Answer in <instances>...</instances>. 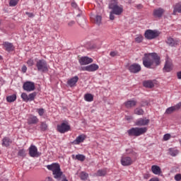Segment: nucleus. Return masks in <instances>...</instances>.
<instances>
[{
    "instance_id": "603ef678",
    "label": "nucleus",
    "mask_w": 181,
    "mask_h": 181,
    "mask_svg": "<svg viewBox=\"0 0 181 181\" xmlns=\"http://www.w3.org/2000/svg\"><path fill=\"white\" fill-rule=\"evenodd\" d=\"M177 78H179V80H181V71L177 72Z\"/></svg>"
},
{
    "instance_id": "e433bc0d",
    "label": "nucleus",
    "mask_w": 181,
    "mask_h": 181,
    "mask_svg": "<svg viewBox=\"0 0 181 181\" xmlns=\"http://www.w3.org/2000/svg\"><path fill=\"white\" fill-rule=\"evenodd\" d=\"M21 98L23 99V101H25V103L29 102V98L26 93H23L21 94Z\"/></svg>"
},
{
    "instance_id": "f3484780",
    "label": "nucleus",
    "mask_w": 181,
    "mask_h": 181,
    "mask_svg": "<svg viewBox=\"0 0 181 181\" xmlns=\"http://www.w3.org/2000/svg\"><path fill=\"white\" fill-rule=\"evenodd\" d=\"M172 70H173V64H172V62L167 60L165 62L163 71L169 73L170 71H172Z\"/></svg>"
},
{
    "instance_id": "3c124183",
    "label": "nucleus",
    "mask_w": 181,
    "mask_h": 181,
    "mask_svg": "<svg viewBox=\"0 0 181 181\" xmlns=\"http://www.w3.org/2000/svg\"><path fill=\"white\" fill-rule=\"evenodd\" d=\"M76 24V21H71L68 23V26H74Z\"/></svg>"
},
{
    "instance_id": "423d86ee",
    "label": "nucleus",
    "mask_w": 181,
    "mask_h": 181,
    "mask_svg": "<svg viewBox=\"0 0 181 181\" xmlns=\"http://www.w3.org/2000/svg\"><path fill=\"white\" fill-rule=\"evenodd\" d=\"M29 155L31 158H39L42 153L38 152L37 147L35 145H31L28 148Z\"/></svg>"
},
{
    "instance_id": "412c9836",
    "label": "nucleus",
    "mask_w": 181,
    "mask_h": 181,
    "mask_svg": "<svg viewBox=\"0 0 181 181\" xmlns=\"http://www.w3.org/2000/svg\"><path fill=\"white\" fill-rule=\"evenodd\" d=\"M107 13H110L109 18L110 21H114V4H109Z\"/></svg>"
},
{
    "instance_id": "8fccbe9b",
    "label": "nucleus",
    "mask_w": 181,
    "mask_h": 181,
    "mask_svg": "<svg viewBox=\"0 0 181 181\" xmlns=\"http://www.w3.org/2000/svg\"><path fill=\"white\" fill-rule=\"evenodd\" d=\"M27 70H28V67H26V65H23L22 67L23 73H26Z\"/></svg>"
},
{
    "instance_id": "0eeeda50",
    "label": "nucleus",
    "mask_w": 181,
    "mask_h": 181,
    "mask_svg": "<svg viewBox=\"0 0 181 181\" xmlns=\"http://www.w3.org/2000/svg\"><path fill=\"white\" fill-rule=\"evenodd\" d=\"M70 129V125L66 123H62L61 124H58L57 126V131L60 134H66V132H69Z\"/></svg>"
},
{
    "instance_id": "a19ab883",
    "label": "nucleus",
    "mask_w": 181,
    "mask_h": 181,
    "mask_svg": "<svg viewBox=\"0 0 181 181\" xmlns=\"http://www.w3.org/2000/svg\"><path fill=\"white\" fill-rule=\"evenodd\" d=\"M18 2H19V0H10L9 5L10 6H16Z\"/></svg>"
},
{
    "instance_id": "4d7b16f0",
    "label": "nucleus",
    "mask_w": 181,
    "mask_h": 181,
    "mask_svg": "<svg viewBox=\"0 0 181 181\" xmlns=\"http://www.w3.org/2000/svg\"><path fill=\"white\" fill-rule=\"evenodd\" d=\"M110 56H112V57H114V52H110Z\"/></svg>"
},
{
    "instance_id": "680f3d73",
    "label": "nucleus",
    "mask_w": 181,
    "mask_h": 181,
    "mask_svg": "<svg viewBox=\"0 0 181 181\" xmlns=\"http://www.w3.org/2000/svg\"><path fill=\"white\" fill-rule=\"evenodd\" d=\"M179 142H180V145H181V140H180V139L179 140Z\"/></svg>"
},
{
    "instance_id": "c756f323",
    "label": "nucleus",
    "mask_w": 181,
    "mask_h": 181,
    "mask_svg": "<svg viewBox=\"0 0 181 181\" xmlns=\"http://www.w3.org/2000/svg\"><path fill=\"white\" fill-rule=\"evenodd\" d=\"M105 175H107V169L106 168L98 170L96 173V176H105Z\"/></svg>"
},
{
    "instance_id": "9d476101",
    "label": "nucleus",
    "mask_w": 181,
    "mask_h": 181,
    "mask_svg": "<svg viewBox=\"0 0 181 181\" xmlns=\"http://www.w3.org/2000/svg\"><path fill=\"white\" fill-rule=\"evenodd\" d=\"M100 69V66L96 64H91L90 65L83 66L81 68L82 71L93 72L97 71Z\"/></svg>"
},
{
    "instance_id": "5701e85b",
    "label": "nucleus",
    "mask_w": 181,
    "mask_h": 181,
    "mask_svg": "<svg viewBox=\"0 0 181 181\" xmlns=\"http://www.w3.org/2000/svg\"><path fill=\"white\" fill-rule=\"evenodd\" d=\"M164 13L165 10H163L162 8H159L153 11V16L156 18H162V15H163Z\"/></svg>"
},
{
    "instance_id": "49530a36",
    "label": "nucleus",
    "mask_w": 181,
    "mask_h": 181,
    "mask_svg": "<svg viewBox=\"0 0 181 181\" xmlns=\"http://www.w3.org/2000/svg\"><path fill=\"white\" fill-rule=\"evenodd\" d=\"M175 180L180 181L181 180V174H177L175 175Z\"/></svg>"
},
{
    "instance_id": "09e8293b",
    "label": "nucleus",
    "mask_w": 181,
    "mask_h": 181,
    "mask_svg": "<svg viewBox=\"0 0 181 181\" xmlns=\"http://www.w3.org/2000/svg\"><path fill=\"white\" fill-rule=\"evenodd\" d=\"M148 101H142L141 103V107H145V106L148 105Z\"/></svg>"
},
{
    "instance_id": "ea45409f",
    "label": "nucleus",
    "mask_w": 181,
    "mask_h": 181,
    "mask_svg": "<svg viewBox=\"0 0 181 181\" xmlns=\"http://www.w3.org/2000/svg\"><path fill=\"white\" fill-rule=\"evenodd\" d=\"M27 64L28 67H32V66L35 64V61L33 60V59L30 58L27 61Z\"/></svg>"
},
{
    "instance_id": "f03ea898",
    "label": "nucleus",
    "mask_w": 181,
    "mask_h": 181,
    "mask_svg": "<svg viewBox=\"0 0 181 181\" xmlns=\"http://www.w3.org/2000/svg\"><path fill=\"white\" fill-rule=\"evenodd\" d=\"M46 168L48 170H51V172H52L54 179H56L57 181H61L62 178L66 176L63 174V171H62V168H60V165L59 163H54L46 165Z\"/></svg>"
},
{
    "instance_id": "13d9d810",
    "label": "nucleus",
    "mask_w": 181,
    "mask_h": 181,
    "mask_svg": "<svg viewBox=\"0 0 181 181\" xmlns=\"http://www.w3.org/2000/svg\"><path fill=\"white\" fill-rule=\"evenodd\" d=\"M127 121H130V119H132V117H127Z\"/></svg>"
},
{
    "instance_id": "bf43d9fd",
    "label": "nucleus",
    "mask_w": 181,
    "mask_h": 181,
    "mask_svg": "<svg viewBox=\"0 0 181 181\" xmlns=\"http://www.w3.org/2000/svg\"><path fill=\"white\" fill-rule=\"evenodd\" d=\"M114 56H118V52H114Z\"/></svg>"
},
{
    "instance_id": "1a4fd4ad",
    "label": "nucleus",
    "mask_w": 181,
    "mask_h": 181,
    "mask_svg": "<svg viewBox=\"0 0 181 181\" xmlns=\"http://www.w3.org/2000/svg\"><path fill=\"white\" fill-rule=\"evenodd\" d=\"M23 88L25 91H28V93L34 91L35 88V83L32 81H26L23 83Z\"/></svg>"
},
{
    "instance_id": "a18cd8bd",
    "label": "nucleus",
    "mask_w": 181,
    "mask_h": 181,
    "mask_svg": "<svg viewBox=\"0 0 181 181\" xmlns=\"http://www.w3.org/2000/svg\"><path fill=\"white\" fill-rule=\"evenodd\" d=\"M163 139L164 141H169V139H170V134H165L163 136Z\"/></svg>"
},
{
    "instance_id": "cd10ccee",
    "label": "nucleus",
    "mask_w": 181,
    "mask_h": 181,
    "mask_svg": "<svg viewBox=\"0 0 181 181\" xmlns=\"http://www.w3.org/2000/svg\"><path fill=\"white\" fill-rule=\"evenodd\" d=\"M143 85L144 86V87H146L147 88H153V87H155L153 81L151 80L144 81Z\"/></svg>"
},
{
    "instance_id": "aec40b11",
    "label": "nucleus",
    "mask_w": 181,
    "mask_h": 181,
    "mask_svg": "<svg viewBox=\"0 0 181 181\" xmlns=\"http://www.w3.org/2000/svg\"><path fill=\"white\" fill-rule=\"evenodd\" d=\"M86 140V136L84 134H81L73 141L74 145H80L81 142H84Z\"/></svg>"
},
{
    "instance_id": "c85d7f7f",
    "label": "nucleus",
    "mask_w": 181,
    "mask_h": 181,
    "mask_svg": "<svg viewBox=\"0 0 181 181\" xmlns=\"http://www.w3.org/2000/svg\"><path fill=\"white\" fill-rule=\"evenodd\" d=\"M176 12L181 13V3H178L174 6L173 15H176Z\"/></svg>"
},
{
    "instance_id": "6e6d98bb",
    "label": "nucleus",
    "mask_w": 181,
    "mask_h": 181,
    "mask_svg": "<svg viewBox=\"0 0 181 181\" xmlns=\"http://www.w3.org/2000/svg\"><path fill=\"white\" fill-rule=\"evenodd\" d=\"M71 6H72V8H77V4L73 2V3H71Z\"/></svg>"
},
{
    "instance_id": "4be33fe9",
    "label": "nucleus",
    "mask_w": 181,
    "mask_h": 181,
    "mask_svg": "<svg viewBox=\"0 0 181 181\" xmlns=\"http://www.w3.org/2000/svg\"><path fill=\"white\" fill-rule=\"evenodd\" d=\"M3 46L6 52H13V49H15L13 44L8 42H4Z\"/></svg>"
},
{
    "instance_id": "f257e3e1",
    "label": "nucleus",
    "mask_w": 181,
    "mask_h": 181,
    "mask_svg": "<svg viewBox=\"0 0 181 181\" xmlns=\"http://www.w3.org/2000/svg\"><path fill=\"white\" fill-rule=\"evenodd\" d=\"M142 60L143 65L146 69H152V66H159L160 64V57L155 52L144 54Z\"/></svg>"
},
{
    "instance_id": "c9c22d12",
    "label": "nucleus",
    "mask_w": 181,
    "mask_h": 181,
    "mask_svg": "<svg viewBox=\"0 0 181 181\" xmlns=\"http://www.w3.org/2000/svg\"><path fill=\"white\" fill-rule=\"evenodd\" d=\"M76 159L80 160L81 162H84L86 160V156L83 154H78L76 156Z\"/></svg>"
},
{
    "instance_id": "5fc2aeb1",
    "label": "nucleus",
    "mask_w": 181,
    "mask_h": 181,
    "mask_svg": "<svg viewBox=\"0 0 181 181\" xmlns=\"http://www.w3.org/2000/svg\"><path fill=\"white\" fill-rule=\"evenodd\" d=\"M136 8H137V9H142V8H143L142 4H137Z\"/></svg>"
},
{
    "instance_id": "58836bf2",
    "label": "nucleus",
    "mask_w": 181,
    "mask_h": 181,
    "mask_svg": "<svg viewBox=\"0 0 181 181\" xmlns=\"http://www.w3.org/2000/svg\"><path fill=\"white\" fill-rule=\"evenodd\" d=\"M18 156H21V158H25L26 156V151L24 149H21L18 153Z\"/></svg>"
},
{
    "instance_id": "052dcab7",
    "label": "nucleus",
    "mask_w": 181,
    "mask_h": 181,
    "mask_svg": "<svg viewBox=\"0 0 181 181\" xmlns=\"http://www.w3.org/2000/svg\"><path fill=\"white\" fill-rule=\"evenodd\" d=\"M0 60H2V56H0Z\"/></svg>"
},
{
    "instance_id": "4c0bfd02",
    "label": "nucleus",
    "mask_w": 181,
    "mask_h": 181,
    "mask_svg": "<svg viewBox=\"0 0 181 181\" xmlns=\"http://www.w3.org/2000/svg\"><path fill=\"white\" fill-rule=\"evenodd\" d=\"M36 98V92H33L28 95V101H33Z\"/></svg>"
},
{
    "instance_id": "f704fd0d",
    "label": "nucleus",
    "mask_w": 181,
    "mask_h": 181,
    "mask_svg": "<svg viewBox=\"0 0 181 181\" xmlns=\"http://www.w3.org/2000/svg\"><path fill=\"white\" fill-rule=\"evenodd\" d=\"M144 111L141 108L136 107L134 110V114H136V115H144Z\"/></svg>"
},
{
    "instance_id": "ddd939ff",
    "label": "nucleus",
    "mask_w": 181,
    "mask_h": 181,
    "mask_svg": "<svg viewBox=\"0 0 181 181\" xmlns=\"http://www.w3.org/2000/svg\"><path fill=\"white\" fill-rule=\"evenodd\" d=\"M124 12V6H122V5H118L117 4V3H115V4H114V15H122V13Z\"/></svg>"
},
{
    "instance_id": "7ed1b4c3",
    "label": "nucleus",
    "mask_w": 181,
    "mask_h": 181,
    "mask_svg": "<svg viewBox=\"0 0 181 181\" xmlns=\"http://www.w3.org/2000/svg\"><path fill=\"white\" fill-rule=\"evenodd\" d=\"M148 127H132L127 130V134L129 136H141L146 133Z\"/></svg>"
},
{
    "instance_id": "473e14b6",
    "label": "nucleus",
    "mask_w": 181,
    "mask_h": 181,
    "mask_svg": "<svg viewBox=\"0 0 181 181\" xmlns=\"http://www.w3.org/2000/svg\"><path fill=\"white\" fill-rule=\"evenodd\" d=\"M178 153H179V151H177V149H175V148L169 149V154L171 156H176Z\"/></svg>"
},
{
    "instance_id": "de8ad7c7",
    "label": "nucleus",
    "mask_w": 181,
    "mask_h": 181,
    "mask_svg": "<svg viewBox=\"0 0 181 181\" xmlns=\"http://www.w3.org/2000/svg\"><path fill=\"white\" fill-rule=\"evenodd\" d=\"M25 15H28V18H35L33 13L25 12Z\"/></svg>"
},
{
    "instance_id": "20e7f679",
    "label": "nucleus",
    "mask_w": 181,
    "mask_h": 181,
    "mask_svg": "<svg viewBox=\"0 0 181 181\" xmlns=\"http://www.w3.org/2000/svg\"><path fill=\"white\" fill-rule=\"evenodd\" d=\"M36 67L38 71L41 73H46L49 71V66L47 65V62L45 59H39L36 62Z\"/></svg>"
},
{
    "instance_id": "6ab92c4d",
    "label": "nucleus",
    "mask_w": 181,
    "mask_h": 181,
    "mask_svg": "<svg viewBox=\"0 0 181 181\" xmlns=\"http://www.w3.org/2000/svg\"><path fill=\"white\" fill-rule=\"evenodd\" d=\"M39 122V119L36 116L30 115L28 119V125H33L35 124H37Z\"/></svg>"
},
{
    "instance_id": "bb28decb",
    "label": "nucleus",
    "mask_w": 181,
    "mask_h": 181,
    "mask_svg": "<svg viewBox=\"0 0 181 181\" xmlns=\"http://www.w3.org/2000/svg\"><path fill=\"white\" fill-rule=\"evenodd\" d=\"M84 100L88 103H91L94 101V95H93L91 93H86L84 95Z\"/></svg>"
},
{
    "instance_id": "2f4dec72",
    "label": "nucleus",
    "mask_w": 181,
    "mask_h": 181,
    "mask_svg": "<svg viewBox=\"0 0 181 181\" xmlns=\"http://www.w3.org/2000/svg\"><path fill=\"white\" fill-rule=\"evenodd\" d=\"M79 177L81 180H87V179L88 178V174L86 172H81L80 173Z\"/></svg>"
},
{
    "instance_id": "4468645a",
    "label": "nucleus",
    "mask_w": 181,
    "mask_h": 181,
    "mask_svg": "<svg viewBox=\"0 0 181 181\" xmlns=\"http://www.w3.org/2000/svg\"><path fill=\"white\" fill-rule=\"evenodd\" d=\"M141 65L139 64H133L129 66V71L130 73H134V74L136 73H139L141 71Z\"/></svg>"
},
{
    "instance_id": "a878e982",
    "label": "nucleus",
    "mask_w": 181,
    "mask_h": 181,
    "mask_svg": "<svg viewBox=\"0 0 181 181\" xmlns=\"http://www.w3.org/2000/svg\"><path fill=\"white\" fill-rule=\"evenodd\" d=\"M11 144H12V140H11L9 137H4L2 139V146H6V148H8Z\"/></svg>"
},
{
    "instance_id": "dca6fc26",
    "label": "nucleus",
    "mask_w": 181,
    "mask_h": 181,
    "mask_svg": "<svg viewBox=\"0 0 181 181\" xmlns=\"http://www.w3.org/2000/svg\"><path fill=\"white\" fill-rule=\"evenodd\" d=\"M137 101L135 100H129L124 103V106L126 108H128L129 110L131 108H134V107L136 106Z\"/></svg>"
},
{
    "instance_id": "b1692460",
    "label": "nucleus",
    "mask_w": 181,
    "mask_h": 181,
    "mask_svg": "<svg viewBox=\"0 0 181 181\" xmlns=\"http://www.w3.org/2000/svg\"><path fill=\"white\" fill-rule=\"evenodd\" d=\"M167 45H170L171 47H173L177 45H179V41L174 40L172 37H168L166 41Z\"/></svg>"
},
{
    "instance_id": "393cba45",
    "label": "nucleus",
    "mask_w": 181,
    "mask_h": 181,
    "mask_svg": "<svg viewBox=\"0 0 181 181\" xmlns=\"http://www.w3.org/2000/svg\"><path fill=\"white\" fill-rule=\"evenodd\" d=\"M151 172H153L154 175H160L162 173V170L160 169V167L154 165L151 166Z\"/></svg>"
},
{
    "instance_id": "f8f14e48",
    "label": "nucleus",
    "mask_w": 181,
    "mask_h": 181,
    "mask_svg": "<svg viewBox=\"0 0 181 181\" xmlns=\"http://www.w3.org/2000/svg\"><path fill=\"white\" fill-rule=\"evenodd\" d=\"M78 62L81 66H86L93 63V58H90L88 57H82L78 59Z\"/></svg>"
},
{
    "instance_id": "39448f33",
    "label": "nucleus",
    "mask_w": 181,
    "mask_h": 181,
    "mask_svg": "<svg viewBox=\"0 0 181 181\" xmlns=\"http://www.w3.org/2000/svg\"><path fill=\"white\" fill-rule=\"evenodd\" d=\"M159 35H160V32L157 30H147L144 33V36L148 40L156 39V37H159Z\"/></svg>"
},
{
    "instance_id": "6e6552de",
    "label": "nucleus",
    "mask_w": 181,
    "mask_h": 181,
    "mask_svg": "<svg viewBox=\"0 0 181 181\" xmlns=\"http://www.w3.org/2000/svg\"><path fill=\"white\" fill-rule=\"evenodd\" d=\"M181 107V102L177 103V105L170 107L166 109L165 114L169 115L170 114H173V112H176V111H179Z\"/></svg>"
},
{
    "instance_id": "37998d69",
    "label": "nucleus",
    "mask_w": 181,
    "mask_h": 181,
    "mask_svg": "<svg viewBox=\"0 0 181 181\" xmlns=\"http://www.w3.org/2000/svg\"><path fill=\"white\" fill-rule=\"evenodd\" d=\"M142 40H144V37H142V35H139L135 38V42H136V43H141Z\"/></svg>"
},
{
    "instance_id": "864d4df0",
    "label": "nucleus",
    "mask_w": 181,
    "mask_h": 181,
    "mask_svg": "<svg viewBox=\"0 0 181 181\" xmlns=\"http://www.w3.org/2000/svg\"><path fill=\"white\" fill-rule=\"evenodd\" d=\"M45 181H53V178L52 177H48L45 178Z\"/></svg>"
},
{
    "instance_id": "c03bdc74",
    "label": "nucleus",
    "mask_w": 181,
    "mask_h": 181,
    "mask_svg": "<svg viewBox=\"0 0 181 181\" xmlns=\"http://www.w3.org/2000/svg\"><path fill=\"white\" fill-rule=\"evenodd\" d=\"M40 128L42 131H46L47 129V124L45 122H42Z\"/></svg>"
},
{
    "instance_id": "a211bd4d",
    "label": "nucleus",
    "mask_w": 181,
    "mask_h": 181,
    "mask_svg": "<svg viewBox=\"0 0 181 181\" xmlns=\"http://www.w3.org/2000/svg\"><path fill=\"white\" fill-rule=\"evenodd\" d=\"M123 166H129L132 165V159L130 157H123L121 160Z\"/></svg>"
},
{
    "instance_id": "9b49d317",
    "label": "nucleus",
    "mask_w": 181,
    "mask_h": 181,
    "mask_svg": "<svg viewBox=\"0 0 181 181\" xmlns=\"http://www.w3.org/2000/svg\"><path fill=\"white\" fill-rule=\"evenodd\" d=\"M149 122H151V120L149 119H146V117L140 118L135 122V125L137 127H145L148 125Z\"/></svg>"
},
{
    "instance_id": "7c9ffc66",
    "label": "nucleus",
    "mask_w": 181,
    "mask_h": 181,
    "mask_svg": "<svg viewBox=\"0 0 181 181\" xmlns=\"http://www.w3.org/2000/svg\"><path fill=\"white\" fill-rule=\"evenodd\" d=\"M7 103H13V101H16V95H12L6 97Z\"/></svg>"
},
{
    "instance_id": "79ce46f5",
    "label": "nucleus",
    "mask_w": 181,
    "mask_h": 181,
    "mask_svg": "<svg viewBox=\"0 0 181 181\" xmlns=\"http://www.w3.org/2000/svg\"><path fill=\"white\" fill-rule=\"evenodd\" d=\"M37 112L38 113L40 117H43V115L45 114V109L43 108L37 109Z\"/></svg>"
},
{
    "instance_id": "2eb2a0df",
    "label": "nucleus",
    "mask_w": 181,
    "mask_h": 181,
    "mask_svg": "<svg viewBox=\"0 0 181 181\" xmlns=\"http://www.w3.org/2000/svg\"><path fill=\"white\" fill-rule=\"evenodd\" d=\"M78 81V76H75L68 79L66 84L69 87H76V86H77Z\"/></svg>"
},
{
    "instance_id": "72a5a7b5",
    "label": "nucleus",
    "mask_w": 181,
    "mask_h": 181,
    "mask_svg": "<svg viewBox=\"0 0 181 181\" xmlns=\"http://www.w3.org/2000/svg\"><path fill=\"white\" fill-rule=\"evenodd\" d=\"M101 21H103V17L101 16H95V23H96V25L100 26V25H101Z\"/></svg>"
}]
</instances>
